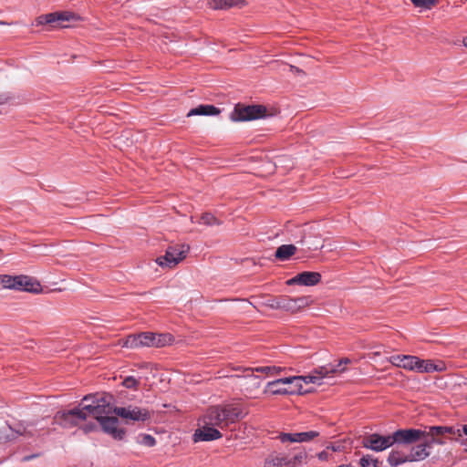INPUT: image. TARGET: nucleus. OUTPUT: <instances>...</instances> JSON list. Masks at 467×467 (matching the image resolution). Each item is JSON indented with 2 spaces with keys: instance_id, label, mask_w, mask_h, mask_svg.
I'll return each mask as SVG.
<instances>
[{
  "instance_id": "nucleus-1",
  "label": "nucleus",
  "mask_w": 467,
  "mask_h": 467,
  "mask_svg": "<svg viewBox=\"0 0 467 467\" xmlns=\"http://www.w3.org/2000/svg\"><path fill=\"white\" fill-rule=\"evenodd\" d=\"M245 415L246 412L237 405L213 406L203 415V422L223 429L243 419Z\"/></svg>"
},
{
  "instance_id": "nucleus-2",
  "label": "nucleus",
  "mask_w": 467,
  "mask_h": 467,
  "mask_svg": "<svg viewBox=\"0 0 467 467\" xmlns=\"http://www.w3.org/2000/svg\"><path fill=\"white\" fill-rule=\"evenodd\" d=\"M0 283L3 285L4 288L7 289L34 294H38L42 291V286L36 278L24 275L16 276L2 275H0Z\"/></svg>"
},
{
  "instance_id": "nucleus-3",
  "label": "nucleus",
  "mask_w": 467,
  "mask_h": 467,
  "mask_svg": "<svg viewBox=\"0 0 467 467\" xmlns=\"http://www.w3.org/2000/svg\"><path fill=\"white\" fill-rule=\"evenodd\" d=\"M267 109L264 105H244L238 103L231 113L234 121H250L265 118Z\"/></svg>"
},
{
  "instance_id": "nucleus-4",
  "label": "nucleus",
  "mask_w": 467,
  "mask_h": 467,
  "mask_svg": "<svg viewBox=\"0 0 467 467\" xmlns=\"http://www.w3.org/2000/svg\"><path fill=\"white\" fill-rule=\"evenodd\" d=\"M87 418L88 413L82 410L80 404L72 410L57 411L55 415V420L63 428L78 426L80 422L86 420Z\"/></svg>"
},
{
  "instance_id": "nucleus-5",
  "label": "nucleus",
  "mask_w": 467,
  "mask_h": 467,
  "mask_svg": "<svg viewBox=\"0 0 467 467\" xmlns=\"http://www.w3.org/2000/svg\"><path fill=\"white\" fill-rule=\"evenodd\" d=\"M76 16L70 12H55L39 16L36 19V26L48 25L51 27H67L66 22L76 19Z\"/></svg>"
},
{
  "instance_id": "nucleus-6",
  "label": "nucleus",
  "mask_w": 467,
  "mask_h": 467,
  "mask_svg": "<svg viewBox=\"0 0 467 467\" xmlns=\"http://www.w3.org/2000/svg\"><path fill=\"white\" fill-rule=\"evenodd\" d=\"M391 435L392 444H412L426 436V431L418 429H400Z\"/></svg>"
},
{
  "instance_id": "nucleus-7",
  "label": "nucleus",
  "mask_w": 467,
  "mask_h": 467,
  "mask_svg": "<svg viewBox=\"0 0 467 467\" xmlns=\"http://www.w3.org/2000/svg\"><path fill=\"white\" fill-rule=\"evenodd\" d=\"M113 412L125 419L133 421H146L150 418V413L147 409L139 407H115Z\"/></svg>"
},
{
  "instance_id": "nucleus-8",
  "label": "nucleus",
  "mask_w": 467,
  "mask_h": 467,
  "mask_svg": "<svg viewBox=\"0 0 467 467\" xmlns=\"http://www.w3.org/2000/svg\"><path fill=\"white\" fill-rule=\"evenodd\" d=\"M361 443L364 448L375 451H382L393 445L391 435L382 436L378 433H372L363 437Z\"/></svg>"
},
{
  "instance_id": "nucleus-9",
  "label": "nucleus",
  "mask_w": 467,
  "mask_h": 467,
  "mask_svg": "<svg viewBox=\"0 0 467 467\" xmlns=\"http://www.w3.org/2000/svg\"><path fill=\"white\" fill-rule=\"evenodd\" d=\"M187 250H182L179 246H169L163 256L156 259V263L161 266L172 268L185 258Z\"/></svg>"
},
{
  "instance_id": "nucleus-10",
  "label": "nucleus",
  "mask_w": 467,
  "mask_h": 467,
  "mask_svg": "<svg viewBox=\"0 0 467 467\" xmlns=\"http://www.w3.org/2000/svg\"><path fill=\"white\" fill-rule=\"evenodd\" d=\"M92 395H86L81 402L80 407L88 413V417H93L99 422L105 415H109V410L102 409L103 406H99V403H95Z\"/></svg>"
},
{
  "instance_id": "nucleus-11",
  "label": "nucleus",
  "mask_w": 467,
  "mask_h": 467,
  "mask_svg": "<svg viewBox=\"0 0 467 467\" xmlns=\"http://www.w3.org/2000/svg\"><path fill=\"white\" fill-rule=\"evenodd\" d=\"M155 340V334L151 332H143L137 335H130L124 342V346L130 348H136L140 347H153Z\"/></svg>"
},
{
  "instance_id": "nucleus-12",
  "label": "nucleus",
  "mask_w": 467,
  "mask_h": 467,
  "mask_svg": "<svg viewBox=\"0 0 467 467\" xmlns=\"http://www.w3.org/2000/svg\"><path fill=\"white\" fill-rule=\"evenodd\" d=\"M102 430L116 440H122L125 436V430L118 428L119 420L117 417L105 415L99 421Z\"/></svg>"
},
{
  "instance_id": "nucleus-13",
  "label": "nucleus",
  "mask_w": 467,
  "mask_h": 467,
  "mask_svg": "<svg viewBox=\"0 0 467 467\" xmlns=\"http://www.w3.org/2000/svg\"><path fill=\"white\" fill-rule=\"evenodd\" d=\"M321 281V274L318 272H302L286 281L288 285H300L306 286L316 285Z\"/></svg>"
},
{
  "instance_id": "nucleus-14",
  "label": "nucleus",
  "mask_w": 467,
  "mask_h": 467,
  "mask_svg": "<svg viewBox=\"0 0 467 467\" xmlns=\"http://www.w3.org/2000/svg\"><path fill=\"white\" fill-rule=\"evenodd\" d=\"M203 423V426L195 431L193 434L194 441H210L222 437V433L215 428L216 426Z\"/></svg>"
},
{
  "instance_id": "nucleus-15",
  "label": "nucleus",
  "mask_w": 467,
  "mask_h": 467,
  "mask_svg": "<svg viewBox=\"0 0 467 467\" xmlns=\"http://www.w3.org/2000/svg\"><path fill=\"white\" fill-rule=\"evenodd\" d=\"M429 431H426V436H431V442H437L442 444L441 441L435 440V437L443 436L446 434H450L452 436H461V431L459 429H455L451 426H431L428 428Z\"/></svg>"
},
{
  "instance_id": "nucleus-16",
  "label": "nucleus",
  "mask_w": 467,
  "mask_h": 467,
  "mask_svg": "<svg viewBox=\"0 0 467 467\" xmlns=\"http://www.w3.org/2000/svg\"><path fill=\"white\" fill-rule=\"evenodd\" d=\"M319 432L316 431H309L306 432H296V433H281L279 435V439L282 442H306L313 440L317 437Z\"/></svg>"
},
{
  "instance_id": "nucleus-17",
  "label": "nucleus",
  "mask_w": 467,
  "mask_h": 467,
  "mask_svg": "<svg viewBox=\"0 0 467 467\" xmlns=\"http://www.w3.org/2000/svg\"><path fill=\"white\" fill-rule=\"evenodd\" d=\"M264 305L271 309H279L291 312V297L279 296L266 299Z\"/></svg>"
},
{
  "instance_id": "nucleus-18",
  "label": "nucleus",
  "mask_w": 467,
  "mask_h": 467,
  "mask_svg": "<svg viewBox=\"0 0 467 467\" xmlns=\"http://www.w3.org/2000/svg\"><path fill=\"white\" fill-rule=\"evenodd\" d=\"M431 446V442L425 441L417 446H413L410 449L409 455L410 462L423 461L430 456V451L428 450Z\"/></svg>"
},
{
  "instance_id": "nucleus-19",
  "label": "nucleus",
  "mask_w": 467,
  "mask_h": 467,
  "mask_svg": "<svg viewBox=\"0 0 467 467\" xmlns=\"http://www.w3.org/2000/svg\"><path fill=\"white\" fill-rule=\"evenodd\" d=\"M207 5L210 8L217 10L231 7L242 8L246 5V2L244 0H207Z\"/></svg>"
},
{
  "instance_id": "nucleus-20",
  "label": "nucleus",
  "mask_w": 467,
  "mask_h": 467,
  "mask_svg": "<svg viewBox=\"0 0 467 467\" xmlns=\"http://www.w3.org/2000/svg\"><path fill=\"white\" fill-rule=\"evenodd\" d=\"M221 110L220 109L216 108L213 105H208V104H202L199 105L196 108L192 109L188 114L187 117L191 116H215L220 114Z\"/></svg>"
},
{
  "instance_id": "nucleus-21",
  "label": "nucleus",
  "mask_w": 467,
  "mask_h": 467,
  "mask_svg": "<svg viewBox=\"0 0 467 467\" xmlns=\"http://www.w3.org/2000/svg\"><path fill=\"white\" fill-rule=\"evenodd\" d=\"M391 467H398L399 465L409 462V455L400 451H391L387 459Z\"/></svg>"
},
{
  "instance_id": "nucleus-22",
  "label": "nucleus",
  "mask_w": 467,
  "mask_h": 467,
  "mask_svg": "<svg viewBox=\"0 0 467 467\" xmlns=\"http://www.w3.org/2000/svg\"><path fill=\"white\" fill-rule=\"evenodd\" d=\"M296 252L294 244H282L275 251V258L280 261H286Z\"/></svg>"
},
{
  "instance_id": "nucleus-23",
  "label": "nucleus",
  "mask_w": 467,
  "mask_h": 467,
  "mask_svg": "<svg viewBox=\"0 0 467 467\" xmlns=\"http://www.w3.org/2000/svg\"><path fill=\"white\" fill-rule=\"evenodd\" d=\"M264 467H288L286 456L283 454H272L265 459Z\"/></svg>"
},
{
  "instance_id": "nucleus-24",
  "label": "nucleus",
  "mask_w": 467,
  "mask_h": 467,
  "mask_svg": "<svg viewBox=\"0 0 467 467\" xmlns=\"http://www.w3.org/2000/svg\"><path fill=\"white\" fill-rule=\"evenodd\" d=\"M345 370H346L345 368H336L335 365L328 364V365L322 366V367L316 368L314 370V373L317 376H322V379H323L324 378L328 377V375H330V374H335L337 372L341 373V372H344Z\"/></svg>"
},
{
  "instance_id": "nucleus-25",
  "label": "nucleus",
  "mask_w": 467,
  "mask_h": 467,
  "mask_svg": "<svg viewBox=\"0 0 467 467\" xmlns=\"http://www.w3.org/2000/svg\"><path fill=\"white\" fill-rule=\"evenodd\" d=\"M312 303L310 296H299L291 298V313L299 311Z\"/></svg>"
},
{
  "instance_id": "nucleus-26",
  "label": "nucleus",
  "mask_w": 467,
  "mask_h": 467,
  "mask_svg": "<svg viewBox=\"0 0 467 467\" xmlns=\"http://www.w3.org/2000/svg\"><path fill=\"white\" fill-rule=\"evenodd\" d=\"M444 369H445V366L441 362L440 364H434L430 359H427V360L423 359L422 363H421L420 373H431V372H434V371H442Z\"/></svg>"
},
{
  "instance_id": "nucleus-27",
  "label": "nucleus",
  "mask_w": 467,
  "mask_h": 467,
  "mask_svg": "<svg viewBox=\"0 0 467 467\" xmlns=\"http://www.w3.org/2000/svg\"><path fill=\"white\" fill-rule=\"evenodd\" d=\"M422 360L416 356H408V358L404 360L403 368L420 373Z\"/></svg>"
},
{
  "instance_id": "nucleus-28",
  "label": "nucleus",
  "mask_w": 467,
  "mask_h": 467,
  "mask_svg": "<svg viewBox=\"0 0 467 467\" xmlns=\"http://www.w3.org/2000/svg\"><path fill=\"white\" fill-rule=\"evenodd\" d=\"M307 453L304 451L297 452L293 457L286 456V462L288 467H298L303 463H306Z\"/></svg>"
},
{
  "instance_id": "nucleus-29",
  "label": "nucleus",
  "mask_w": 467,
  "mask_h": 467,
  "mask_svg": "<svg viewBox=\"0 0 467 467\" xmlns=\"http://www.w3.org/2000/svg\"><path fill=\"white\" fill-rule=\"evenodd\" d=\"M92 396H93V399H91V400H93L95 403H99V406H103L102 409H104L105 410H109V414L114 413L113 409L115 407H112L110 404V400L112 399L111 396L103 395L99 398L94 395H92Z\"/></svg>"
},
{
  "instance_id": "nucleus-30",
  "label": "nucleus",
  "mask_w": 467,
  "mask_h": 467,
  "mask_svg": "<svg viewBox=\"0 0 467 467\" xmlns=\"http://www.w3.org/2000/svg\"><path fill=\"white\" fill-rule=\"evenodd\" d=\"M283 369L284 368H281V367L265 366V367H257V368H246L245 370L252 371V372L255 371V372H259V373L277 375V374H280Z\"/></svg>"
},
{
  "instance_id": "nucleus-31",
  "label": "nucleus",
  "mask_w": 467,
  "mask_h": 467,
  "mask_svg": "<svg viewBox=\"0 0 467 467\" xmlns=\"http://www.w3.org/2000/svg\"><path fill=\"white\" fill-rule=\"evenodd\" d=\"M300 380H301V378H298V376L282 378V379H278L268 382L267 388H273V387L278 386L279 384H286L289 387L292 383H298Z\"/></svg>"
},
{
  "instance_id": "nucleus-32",
  "label": "nucleus",
  "mask_w": 467,
  "mask_h": 467,
  "mask_svg": "<svg viewBox=\"0 0 467 467\" xmlns=\"http://www.w3.org/2000/svg\"><path fill=\"white\" fill-rule=\"evenodd\" d=\"M173 340L171 334H155V340H153L155 348H161L169 345Z\"/></svg>"
},
{
  "instance_id": "nucleus-33",
  "label": "nucleus",
  "mask_w": 467,
  "mask_h": 467,
  "mask_svg": "<svg viewBox=\"0 0 467 467\" xmlns=\"http://www.w3.org/2000/svg\"><path fill=\"white\" fill-rule=\"evenodd\" d=\"M200 223H202L206 226H213V225H220L221 221L218 220L213 213H203L201 215L200 218Z\"/></svg>"
},
{
  "instance_id": "nucleus-34",
  "label": "nucleus",
  "mask_w": 467,
  "mask_h": 467,
  "mask_svg": "<svg viewBox=\"0 0 467 467\" xmlns=\"http://www.w3.org/2000/svg\"><path fill=\"white\" fill-rule=\"evenodd\" d=\"M359 463L361 467H379V461L371 455H363L359 460Z\"/></svg>"
},
{
  "instance_id": "nucleus-35",
  "label": "nucleus",
  "mask_w": 467,
  "mask_h": 467,
  "mask_svg": "<svg viewBox=\"0 0 467 467\" xmlns=\"http://www.w3.org/2000/svg\"><path fill=\"white\" fill-rule=\"evenodd\" d=\"M298 378H301V380H303L304 383H313L317 385L322 384V376H317L314 372L307 376H298Z\"/></svg>"
},
{
  "instance_id": "nucleus-36",
  "label": "nucleus",
  "mask_w": 467,
  "mask_h": 467,
  "mask_svg": "<svg viewBox=\"0 0 467 467\" xmlns=\"http://www.w3.org/2000/svg\"><path fill=\"white\" fill-rule=\"evenodd\" d=\"M416 7L431 9L437 4V0H410Z\"/></svg>"
},
{
  "instance_id": "nucleus-37",
  "label": "nucleus",
  "mask_w": 467,
  "mask_h": 467,
  "mask_svg": "<svg viewBox=\"0 0 467 467\" xmlns=\"http://www.w3.org/2000/svg\"><path fill=\"white\" fill-rule=\"evenodd\" d=\"M267 391H270L271 394H273V395H285V394L293 395V390H289L288 387L287 388H279L277 386L273 387V388L266 387V389L265 390V392H267Z\"/></svg>"
},
{
  "instance_id": "nucleus-38",
  "label": "nucleus",
  "mask_w": 467,
  "mask_h": 467,
  "mask_svg": "<svg viewBox=\"0 0 467 467\" xmlns=\"http://www.w3.org/2000/svg\"><path fill=\"white\" fill-rule=\"evenodd\" d=\"M140 384V381L132 376H128L123 379L122 385L127 389H136Z\"/></svg>"
},
{
  "instance_id": "nucleus-39",
  "label": "nucleus",
  "mask_w": 467,
  "mask_h": 467,
  "mask_svg": "<svg viewBox=\"0 0 467 467\" xmlns=\"http://www.w3.org/2000/svg\"><path fill=\"white\" fill-rule=\"evenodd\" d=\"M288 389L293 390V394H305L310 392V390L304 389L303 380H300L298 383H292L288 387Z\"/></svg>"
},
{
  "instance_id": "nucleus-40",
  "label": "nucleus",
  "mask_w": 467,
  "mask_h": 467,
  "mask_svg": "<svg viewBox=\"0 0 467 467\" xmlns=\"http://www.w3.org/2000/svg\"><path fill=\"white\" fill-rule=\"evenodd\" d=\"M408 358V356L406 355H397V356H393L391 357V363L394 365V366H397L399 368H403V364H405V359Z\"/></svg>"
},
{
  "instance_id": "nucleus-41",
  "label": "nucleus",
  "mask_w": 467,
  "mask_h": 467,
  "mask_svg": "<svg viewBox=\"0 0 467 467\" xmlns=\"http://www.w3.org/2000/svg\"><path fill=\"white\" fill-rule=\"evenodd\" d=\"M245 379L247 380V382H246L247 384H251L255 389H258L261 385L260 378L254 374L246 376Z\"/></svg>"
},
{
  "instance_id": "nucleus-42",
  "label": "nucleus",
  "mask_w": 467,
  "mask_h": 467,
  "mask_svg": "<svg viewBox=\"0 0 467 467\" xmlns=\"http://www.w3.org/2000/svg\"><path fill=\"white\" fill-rule=\"evenodd\" d=\"M84 433H89L98 430V425L95 422H88L80 428Z\"/></svg>"
},
{
  "instance_id": "nucleus-43",
  "label": "nucleus",
  "mask_w": 467,
  "mask_h": 467,
  "mask_svg": "<svg viewBox=\"0 0 467 467\" xmlns=\"http://www.w3.org/2000/svg\"><path fill=\"white\" fill-rule=\"evenodd\" d=\"M9 429L12 431L16 432L17 435H21V436H32L33 435L30 431H27L26 429L22 426H19L17 429H12L11 427H9Z\"/></svg>"
},
{
  "instance_id": "nucleus-44",
  "label": "nucleus",
  "mask_w": 467,
  "mask_h": 467,
  "mask_svg": "<svg viewBox=\"0 0 467 467\" xmlns=\"http://www.w3.org/2000/svg\"><path fill=\"white\" fill-rule=\"evenodd\" d=\"M142 442L147 446L152 447L155 445L156 441L151 435L145 434L142 438Z\"/></svg>"
},
{
  "instance_id": "nucleus-45",
  "label": "nucleus",
  "mask_w": 467,
  "mask_h": 467,
  "mask_svg": "<svg viewBox=\"0 0 467 467\" xmlns=\"http://www.w3.org/2000/svg\"><path fill=\"white\" fill-rule=\"evenodd\" d=\"M329 452L327 451H322L317 454V457L320 461H327L329 458Z\"/></svg>"
},
{
  "instance_id": "nucleus-46",
  "label": "nucleus",
  "mask_w": 467,
  "mask_h": 467,
  "mask_svg": "<svg viewBox=\"0 0 467 467\" xmlns=\"http://www.w3.org/2000/svg\"><path fill=\"white\" fill-rule=\"evenodd\" d=\"M349 363H351V360H350L348 358H341V359L338 361L337 365H335V366H336V368H340V367H341L343 364H344V365H348V364H349Z\"/></svg>"
},
{
  "instance_id": "nucleus-47",
  "label": "nucleus",
  "mask_w": 467,
  "mask_h": 467,
  "mask_svg": "<svg viewBox=\"0 0 467 467\" xmlns=\"http://www.w3.org/2000/svg\"><path fill=\"white\" fill-rule=\"evenodd\" d=\"M15 437H10L9 435L7 434H5L3 433V431L0 430V441L1 442H5L7 441H10L11 439H14Z\"/></svg>"
},
{
  "instance_id": "nucleus-48",
  "label": "nucleus",
  "mask_w": 467,
  "mask_h": 467,
  "mask_svg": "<svg viewBox=\"0 0 467 467\" xmlns=\"http://www.w3.org/2000/svg\"><path fill=\"white\" fill-rule=\"evenodd\" d=\"M327 450H331L333 451H340V445H335V444H329L328 446H327Z\"/></svg>"
},
{
  "instance_id": "nucleus-49",
  "label": "nucleus",
  "mask_w": 467,
  "mask_h": 467,
  "mask_svg": "<svg viewBox=\"0 0 467 467\" xmlns=\"http://www.w3.org/2000/svg\"><path fill=\"white\" fill-rule=\"evenodd\" d=\"M36 457H38V454L26 455V456H25V457L22 459V462H28V461H30V460H32V459L36 458Z\"/></svg>"
},
{
  "instance_id": "nucleus-50",
  "label": "nucleus",
  "mask_w": 467,
  "mask_h": 467,
  "mask_svg": "<svg viewBox=\"0 0 467 467\" xmlns=\"http://www.w3.org/2000/svg\"><path fill=\"white\" fill-rule=\"evenodd\" d=\"M290 70H291L292 72H296V73H303V71H302L300 68H298V67H295V66H291V67H290Z\"/></svg>"
},
{
  "instance_id": "nucleus-51",
  "label": "nucleus",
  "mask_w": 467,
  "mask_h": 467,
  "mask_svg": "<svg viewBox=\"0 0 467 467\" xmlns=\"http://www.w3.org/2000/svg\"><path fill=\"white\" fill-rule=\"evenodd\" d=\"M462 431L465 435H467V424L462 426Z\"/></svg>"
},
{
  "instance_id": "nucleus-52",
  "label": "nucleus",
  "mask_w": 467,
  "mask_h": 467,
  "mask_svg": "<svg viewBox=\"0 0 467 467\" xmlns=\"http://www.w3.org/2000/svg\"><path fill=\"white\" fill-rule=\"evenodd\" d=\"M318 248H319V247H318L317 245H316V246H314V247H313V249H314V250H317V249H318ZM307 249H309V250H310V249H312V247H311V246H308V247H307Z\"/></svg>"
},
{
  "instance_id": "nucleus-53",
  "label": "nucleus",
  "mask_w": 467,
  "mask_h": 467,
  "mask_svg": "<svg viewBox=\"0 0 467 467\" xmlns=\"http://www.w3.org/2000/svg\"><path fill=\"white\" fill-rule=\"evenodd\" d=\"M463 45L467 47V37L463 39Z\"/></svg>"
},
{
  "instance_id": "nucleus-54",
  "label": "nucleus",
  "mask_w": 467,
  "mask_h": 467,
  "mask_svg": "<svg viewBox=\"0 0 467 467\" xmlns=\"http://www.w3.org/2000/svg\"><path fill=\"white\" fill-rule=\"evenodd\" d=\"M0 25H9V24L5 21H0Z\"/></svg>"
}]
</instances>
